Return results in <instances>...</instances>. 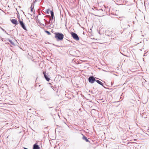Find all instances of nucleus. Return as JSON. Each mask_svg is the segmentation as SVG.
Segmentation results:
<instances>
[{
    "mask_svg": "<svg viewBox=\"0 0 149 149\" xmlns=\"http://www.w3.org/2000/svg\"><path fill=\"white\" fill-rule=\"evenodd\" d=\"M11 21L12 22L15 24V25H17L18 24V22H17V20L16 19H13L11 20Z\"/></svg>",
    "mask_w": 149,
    "mask_h": 149,
    "instance_id": "7",
    "label": "nucleus"
},
{
    "mask_svg": "<svg viewBox=\"0 0 149 149\" xmlns=\"http://www.w3.org/2000/svg\"><path fill=\"white\" fill-rule=\"evenodd\" d=\"M33 3H35V1H33Z\"/></svg>",
    "mask_w": 149,
    "mask_h": 149,
    "instance_id": "20",
    "label": "nucleus"
},
{
    "mask_svg": "<svg viewBox=\"0 0 149 149\" xmlns=\"http://www.w3.org/2000/svg\"><path fill=\"white\" fill-rule=\"evenodd\" d=\"M122 26V27H123V28H124V29H127L128 27H130V25L128 24H126V23H124L123 24V25Z\"/></svg>",
    "mask_w": 149,
    "mask_h": 149,
    "instance_id": "5",
    "label": "nucleus"
},
{
    "mask_svg": "<svg viewBox=\"0 0 149 149\" xmlns=\"http://www.w3.org/2000/svg\"><path fill=\"white\" fill-rule=\"evenodd\" d=\"M19 21V24L21 26V27L25 30L27 31L26 28L25 26L24 23H23L22 21H21L19 18V17L18 18Z\"/></svg>",
    "mask_w": 149,
    "mask_h": 149,
    "instance_id": "3",
    "label": "nucleus"
},
{
    "mask_svg": "<svg viewBox=\"0 0 149 149\" xmlns=\"http://www.w3.org/2000/svg\"><path fill=\"white\" fill-rule=\"evenodd\" d=\"M98 84H100V85H101V86H102L103 87H104V84H103L102 82L100 81H99V80H97L95 81Z\"/></svg>",
    "mask_w": 149,
    "mask_h": 149,
    "instance_id": "10",
    "label": "nucleus"
},
{
    "mask_svg": "<svg viewBox=\"0 0 149 149\" xmlns=\"http://www.w3.org/2000/svg\"><path fill=\"white\" fill-rule=\"evenodd\" d=\"M34 4H32L31 5V7H30L31 11V12H33V9L34 8Z\"/></svg>",
    "mask_w": 149,
    "mask_h": 149,
    "instance_id": "12",
    "label": "nucleus"
},
{
    "mask_svg": "<svg viewBox=\"0 0 149 149\" xmlns=\"http://www.w3.org/2000/svg\"><path fill=\"white\" fill-rule=\"evenodd\" d=\"M2 29L3 31H4V29H3L2 28Z\"/></svg>",
    "mask_w": 149,
    "mask_h": 149,
    "instance_id": "18",
    "label": "nucleus"
},
{
    "mask_svg": "<svg viewBox=\"0 0 149 149\" xmlns=\"http://www.w3.org/2000/svg\"><path fill=\"white\" fill-rule=\"evenodd\" d=\"M33 149H40V148L38 145L35 144L33 145Z\"/></svg>",
    "mask_w": 149,
    "mask_h": 149,
    "instance_id": "8",
    "label": "nucleus"
},
{
    "mask_svg": "<svg viewBox=\"0 0 149 149\" xmlns=\"http://www.w3.org/2000/svg\"><path fill=\"white\" fill-rule=\"evenodd\" d=\"M45 32L46 33H47L48 35H50L51 34V33L49 31L47 30L45 31Z\"/></svg>",
    "mask_w": 149,
    "mask_h": 149,
    "instance_id": "14",
    "label": "nucleus"
},
{
    "mask_svg": "<svg viewBox=\"0 0 149 149\" xmlns=\"http://www.w3.org/2000/svg\"><path fill=\"white\" fill-rule=\"evenodd\" d=\"M82 139L83 140H85L86 142H90L87 139L86 137L84 135H83Z\"/></svg>",
    "mask_w": 149,
    "mask_h": 149,
    "instance_id": "11",
    "label": "nucleus"
},
{
    "mask_svg": "<svg viewBox=\"0 0 149 149\" xmlns=\"http://www.w3.org/2000/svg\"><path fill=\"white\" fill-rule=\"evenodd\" d=\"M43 74L45 78L46 79V80L47 81H49L50 80V79L48 77L47 75H46V72H43Z\"/></svg>",
    "mask_w": 149,
    "mask_h": 149,
    "instance_id": "6",
    "label": "nucleus"
},
{
    "mask_svg": "<svg viewBox=\"0 0 149 149\" xmlns=\"http://www.w3.org/2000/svg\"><path fill=\"white\" fill-rule=\"evenodd\" d=\"M28 148H24V149H27Z\"/></svg>",
    "mask_w": 149,
    "mask_h": 149,
    "instance_id": "16",
    "label": "nucleus"
},
{
    "mask_svg": "<svg viewBox=\"0 0 149 149\" xmlns=\"http://www.w3.org/2000/svg\"><path fill=\"white\" fill-rule=\"evenodd\" d=\"M55 34V37L58 40H62L64 38L63 35L61 33H54Z\"/></svg>",
    "mask_w": 149,
    "mask_h": 149,
    "instance_id": "1",
    "label": "nucleus"
},
{
    "mask_svg": "<svg viewBox=\"0 0 149 149\" xmlns=\"http://www.w3.org/2000/svg\"><path fill=\"white\" fill-rule=\"evenodd\" d=\"M9 41L11 44H14L13 42L11 40H9Z\"/></svg>",
    "mask_w": 149,
    "mask_h": 149,
    "instance_id": "15",
    "label": "nucleus"
},
{
    "mask_svg": "<svg viewBox=\"0 0 149 149\" xmlns=\"http://www.w3.org/2000/svg\"><path fill=\"white\" fill-rule=\"evenodd\" d=\"M47 16H49V17H50V15H47Z\"/></svg>",
    "mask_w": 149,
    "mask_h": 149,
    "instance_id": "19",
    "label": "nucleus"
},
{
    "mask_svg": "<svg viewBox=\"0 0 149 149\" xmlns=\"http://www.w3.org/2000/svg\"><path fill=\"white\" fill-rule=\"evenodd\" d=\"M51 15V18H50V20H51V19H53L54 17V13L52 10L50 11Z\"/></svg>",
    "mask_w": 149,
    "mask_h": 149,
    "instance_id": "9",
    "label": "nucleus"
},
{
    "mask_svg": "<svg viewBox=\"0 0 149 149\" xmlns=\"http://www.w3.org/2000/svg\"><path fill=\"white\" fill-rule=\"evenodd\" d=\"M46 12L47 13L49 14L50 12V10L49 9H47L46 11Z\"/></svg>",
    "mask_w": 149,
    "mask_h": 149,
    "instance_id": "13",
    "label": "nucleus"
},
{
    "mask_svg": "<svg viewBox=\"0 0 149 149\" xmlns=\"http://www.w3.org/2000/svg\"><path fill=\"white\" fill-rule=\"evenodd\" d=\"M88 81L89 82L91 83H93L94 82L96 81L95 78L93 76H91L88 79Z\"/></svg>",
    "mask_w": 149,
    "mask_h": 149,
    "instance_id": "4",
    "label": "nucleus"
},
{
    "mask_svg": "<svg viewBox=\"0 0 149 149\" xmlns=\"http://www.w3.org/2000/svg\"><path fill=\"white\" fill-rule=\"evenodd\" d=\"M44 21H45V22L47 21L45 20V19H44Z\"/></svg>",
    "mask_w": 149,
    "mask_h": 149,
    "instance_id": "17",
    "label": "nucleus"
},
{
    "mask_svg": "<svg viewBox=\"0 0 149 149\" xmlns=\"http://www.w3.org/2000/svg\"><path fill=\"white\" fill-rule=\"evenodd\" d=\"M71 34L72 37L74 40H79V37L76 33L72 32L71 33Z\"/></svg>",
    "mask_w": 149,
    "mask_h": 149,
    "instance_id": "2",
    "label": "nucleus"
}]
</instances>
